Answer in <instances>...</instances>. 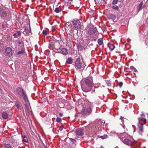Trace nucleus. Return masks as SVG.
<instances>
[{"label": "nucleus", "instance_id": "nucleus-1", "mask_svg": "<svg viewBox=\"0 0 148 148\" xmlns=\"http://www.w3.org/2000/svg\"><path fill=\"white\" fill-rule=\"evenodd\" d=\"M17 95L20 98H23L25 103V106L27 109L28 108L30 104L27 97V95L23 89L21 87H18L16 89Z\"/></svg>", "mask_w": 148, "mask_h": 148}, {"label": "nucleus", "instance_id": "nucleus-2", "mask_svg": "<svg viewBox=\"0 0 148 148\" xmlns=\"http://www.w3.org/2000/svg\"><path fill=\"white\" fill-rule=\"evenodd\" d=\"M93 85L92 78H86L85 80V84L81 85V88L84 92H87L91 90Z\"/></svg>", "mask_w": 148, "mask_h": 148}, {"label": "nucleus", "instance_id": "nucleus-3", "mask_svg": "<svg viewBox=\"0 0 148 148\" xmlns=\"http://www.w3.org/2000/svg\"><path fill=\"white\" fill-rule=\"evenodd\" d=\"M75 64L74 66L76 69H80L81 70H83L84 69V65H83L82 62L80 60L79 58H78L76 59Z\"/></svg>", "mask_w": 148, "mask_h": 148}, {"label": "nucleus", "instance_id": "nucleus-4", "mask_svg": "<svg viewBox=\"0 0 148 148\" xmlns=\"http://www.w3.org/2000/svg\"><path fill=\"white\" fill-rule=\"evenodd\" d=\"M59 46V44L58 43H56L55 44L54 42H51L49 43V49H52L54 51L56 52H58V48L56 46Z\"/></svg>", "mask_w": 148, "mask_h": 148}, {"label": "nucleus", "instance_id": "nucleus-5", "mask_svg": "<svg viewBox=\"0 0 148 148\" xmlns=\"http://www.w3.org/2000/svg\"><path fill=\"white\" fill-rule=\"evenodd\" d=\"M91 112V109L90 108H83L81 113L84 116H87L90 114Z\"/></svg>", "mask_w": 148, "mask_h": 148}, {"label": "nucleus", "instance_id": "nucleus-6", "mask_svg": "<svg viewBox=\"0 0 148 148\" xmlns=\"http://www.w3.org/2000/svg\"><path fill=\"white\" fill-rule=\"evenodd\" d=\"M74 27L78 29L81 28L82 26V22L78 19L74 20L72 21Z\"/></svg>", "mask_w": 148, "mask_h": 148}, {"label": "nucleus", "instance_id": "nucleus-7", "mask_svg": "<svg viewBox=\"0 0 148 148\" xmlns=\"http://www.w3.org/2000/svg\"><path fill=\"white\" fill-rule=\"evenodd\" d=\"M140 119L141 118L140 117L138 118V126L139 129V134L140 135H142V134L143 132V124L141 123L140 122L141 121Z\"/></svg>", "mask_w": 148, "mask_h": 148}, {"label": "nucleus", "instance_id": "nucleus-8", "mask_svg": "<svg viewBox=\"0 0 148 148\" xmlns=\"http://www.w3.org/2000/svg\"><path fill=\"white\" fill-rule=\"evenodd\" d=\"M97 31V29L96 27H91L88 29V34L90 35H92L96 33Z\"/></svg>", "mask_w": 148, "mask_h": 148}, {"label": "nucleus", "instance_id": "nucleus-9", "mask_svg": "<svg viewBox=\"0 0 148 148\" xmlns=\"http://www.w3.org/2000/svg\"><path fill=\"white\" fill-rule=\"evenodd\" d=\"M130 69L132 70V71H130V75H132V77H135L136 76V73H137V71L136 69L132 66L130 67Z\"/></svg>", "mask_w": 148, "mask_h": 148}, {"label": "nucleus", "instance_id": "nucleus-10", "mask_svg": "<svg viewBox=\"0 0 148 148\" xmlns=\"http://www.w3.org/2000/svg\"><path fill=\"white\" fill-rule=\"evenodd\" d=\"M83 129L82 128H79L76 130L75 133L78 136H82L84 134Z\"/></svg>", "mask_w": 148, "mask_h": 148}, {"label": "nucleus", "instance_id": "nucleus-11", "mask_svg": "<svg viewBox=\"0 0 148 148\" xmlns=\"http://www.w3.org/2000/svg\"><path fill=\"white\" fill-rule=\"evenodd\" d=\"M12 49L10 47H8L6 48L5 50V52L6 54L9 56H11L12 55Z\"/></svg>", "mask_w": 148, "mask_h": 148}, {"label": "nucleus", "instance_id": "nucleus-12", "mask_svg": "<svg viewBox=\"0 0 148 148\" xmlns=\"http://www.w3.org/2000/svg\"><path fill=\"white\" fill-rule=\"evenodd\" d=\"M2 116L3 119H6L9 118L10 117V115H9L7 112H5L2 113Z\"/></svg>", "mask_w": 148, "mask_h": 148}, {"label": "nucleus", "instance_id": "nucleus-13", "mask_svg": "<svg viewBox=\"0 0 148 148\" xmlns=\"http://www.w3.org/2000/svg\"><path fill=\"white\" fill-rule=\"evenodd\" d=\"M58 53H61L64 55H66L68 53L67 49L65 48H63L61 50L58 49Z\"/></svg>", "mask_w": 148, "mask_h": 148}, {"label": "nucleus", "instance_id": "nucleus-14", "mask_svg": "<svg viewBox=\"0 0 148 148\" xmlns=\"http://www.w3.org/2000/svg\"><path fill=\"white\" fill-rule=\"evenodd\" d=\"M130 146L134 145V146H136L135 145L136 144L137 141L134 140L133 138L130 136Z\"/></svg>", "mask_w": 148, "mask_h": 148}, {"label": "nucleus", "instance_id": "nucleus-15", "mask_svg": "<svg viewBox=\"0 0 148 148\" xmlns=\"http://www.w3.org/2000/svg\"><path fill=\"white\" fill-rule=\"evenodd\" d=\"M144 7V5H143V1H142L138 6L137 10L138 12L142 10Z\"/></svg>", "mask_w": 148, "mask_h": 148}, {"label": "nucleus", "instance_id": "nucleus-16", "mask_svg": "<svg viewBox=\"0 0 148 148\" xmlns=\"http://www.w3.org/2000/svg\"><path fill=\"white\" fill-rule=\"evenodd\" d=\"M21 35V32L20 31H17L16 33L13 34V36L15 38H17L20 36Z\"/></svg>", "mask_w": 148, "mask_h": 148}, {"label": "nucleus", "instance_id": "nucleus-17", "mask_svg": "<svg viewBox=\"0 0 148 148\" xmlns=\"http://www.w3.org/2000/svg\"><path fill=\"white\" fill-rule=\"evenodd\" d=\"M0 15L2 17H4L6 16V12L1 8H0Z\"/></svg>", "mask_w": 148, "mask_h": 148}, {"label": "nucleus", "instance_id": "nucleus-18", "mask_svg": "<svg viewBox=\"0 0 148 148\" xmlns=\"http://www.w3.org/2000/svg\"><path fill=\"white\" fill-rule=\"evenodd\" d=\"M31 32V30L30 26L29 27H27L25 28L23 33L24 34H26L27 33H29Z\"/></svg>", "mask_w": 148, "mask_h": 148}, {"label": "nucleus", "instance_id": "nucleus-19", "mask_svg": "<svg viewBox=\"0 0 148 148\" xmlns=\"http://www.w3.org/2000/svg\"><path fill=\"white\" fill-rule=\"evenodd\" d=\"M109 19H111L113 21H114L116 19V16L114 14H111L108 16Z\"/></svg>", "mask_w": 148, "mask_h": 148}, {"label": "nucleus", "instance_id": "nucleus-20", "mask_svg": "<svg viewBox=\"0 0 148 148\" xmlns=\"http://www.w3.org/2000/svg\"><path fill=\"white\" fill-rule=\"evenodd\" d=\"M70 23L69 22L66 23L65 24V29L66 30H69V28H71V25H70Z\"/></svg>", "mask_w": 148, "mask_h": 148}, {"label": "nucleus", "instance_id": "nucleus-21", "mask_svg": "<svg viewBox=\"0 0 148 148\" xmlns=\"http://www.w3.org/2000/svg\"><path fill=\"white\" fill-rule=\"evenodd\" d=\"M94 1L96 5L99 4L104 1V0H94Z\"/></svg>", "mask_w": 148, "mask_h": 148}, {"label": "nucleus", "instance_id": "nucleus-22", "mask_svg": "<svg viewBox=\"0 0 148 148\" xmlns=\"http://www.w3.org/2000/svg\"><path fill=\"white\" fill-rule=\"evenodd\" d=\"M123 143L126 144V145L129 146L130 145V140L127 139H125L124 140Z\"/></svg>", "mask_w": 148, "mask_h": 148}, {"label": "nucleus", "instance_id": "nucleus-23", "mask_svg": "<svg viewBox=\"0 0 148 148\" xmlns=\"http://www.w3.org/2000/svg\"><path fill=\"white\" fill-rule=\"evenodd\" d=\"M73 60L71 58H69L67 59L66 62L69 64H71L72 63Z\"/></svg>", "mask_w": 148, "mask_h": 148}, {"label": "nucleus", "instance_id": "nucleus-24", "mask_svg": "<svg viewBox=\"0 0 148 148\" xmlns=\"http://www.w3.org/2000/svg\"><path fill=\"white\" fill-rule=\"evenodd\" d=\"M108 46L109 48L112 50H113L115 47L114 45L113 44H108Z\"/></svg>", "mask_w": 148, "mask_h": 148}, {"label": "nucleus", "instance_id": "nucleus-25", "mask_svg": "<svg viewBox=\"0 0 148 148\" xmlns=\"http://www.w3.org/2000/svg\"><path fill=\"white\" fill-rule=\"evenodd\" d=\"M106 83L107 84V86L108 87H111V86H113V87H114V84H111V82L109 81H107L106 82Z\"/></svg>", "mask_w": 148, "mask_h": 148}, {"label": "nucleus", "instance_id": "nucleus-26", "mask_svg": "<svg viewBox=\"0 0 148 148\" xmlns=\"http://www.w3.org/2000/svg\"><path fill=\"white\" fill-rule=\"evenodd\" d=\"M103 39L102 38H101L98 40V44L100 45H101L103 43Z\"/></svg>", "mask_w": 148, "mask_h": 148}, {"label": "nucleus", "instance_id": "nucleus-27", "mask_svg": "<svg viewBox=\"0 0 148 148\" xmlns=\"http://www.w3.org/2000/svg\"><path fill=\"white\" fill-rule=\"evenodd\" d=\"M127 135V134L125 132L123 133V134H121L120 136V139L121 140H122L123 139V136H125L126 135Z\"/></svg>", "mask_w": 148, "mask_h": 148}, {"label": "nucleus", "instance_id": "nucleus-28", "mask_svg": "<svg viewBox=\"0 0 148 148\" xmlns=\"http://www.w3.org/2000/svg\"><path fill=\"white\" fill-rule=\"evenodd\" d=\"M69 141L70 143L71 144H73L75 142L76 140H75L72 139L71 138H69Z\"/></svg>", "mask_w": 148, "mask_h": 148}, {"label": "nucleus", "instance_id": "nucleus-29", "mask_svg": "<svg viewBox=\"0 0 148 148\" xmlns=\"http://www.w3.org/2000/svg\"><path fill=\"white\" fill-rule=\"evenodd\" d=\"M4 147L5 148H12V146L11 145L8 144H5L4 145Z\"/></svg>", "mask_w": 148, "mask_h": 148}, {"label": "nucleus", "instance_id": "nucleus-30", "mask_svg": "<svg viewBox=\"0 0 148 148\" xmlns=\"http://www.w3.org/2000/svg\"><path fill=\"white\" fill-rule=\"evenodd\" d=\"M61 10V9H60L59 8H56L55 10V11L56 13H59Z\"/></svg>", "mask_w": 148, "mask_h": 148}, {"label": "nucleus", "instance_id": "nucleus-31", "mask_svg": "<svg viewBox=\"0 0 148 148\" xmlns=\"http://www.w3.org/2000/svg\"><path fill=\"white\" fill-rule=\"evenodd\" d=\"M100 137L101 138L103 139L106 138L108 137V136L107 135L104 134L103 136H100Z\"/></svg>", "mask_w": 148, "mask_h": 148}, {"label": "nucleus", "instance_id": "nucleus-32", "mask_svg": "<svg viewBox=\"0 0 148 148\" xmlns=\"http://www.w3.org/2000/svg\"><path fill=\"white\" fill-rule=\"evenodd\" d=\"M112 8L114 9V10H119L118 7L117 5H114L112 7Z\"/></svg>", "mask_w": 148, "mask_h": 148}, {"label": "nucleus", "instance_id": "nucleus-33", "mask_svg": "<svg viewBox=\"0 0 148 148\" xmlns=\"http://www.w3.org/2000/svg\"><path fill=\"white\" fill-rule=\"evenodd\" d=\"M141 118L140 117L141 119H140V120H141L142 119H144L145 117V116L144 114V113L142 112V114H141Z\"/></svg>", "mask_w": 148, "mask_h": 148}, {"label": "nucleus", "instance_id": "nucleus-34", "mask_svg": "<svg viewBox=\"0 0 148 148\" xmlns=\"http://www.w3.org/2000/svg\"><path fill=\"white\" fill-rule=\"evenodd\" d=\"M25 53V51L23 49H22L20 51H19L18 52L17 54L18 55H19L21 54H23Z\"/></svg>", "mask_w": 148, "mask_h": 148}, {"label": "nucleus", "instance_id": "nucleus-35", "mask_svg": "<svg viewBox=\"0 0 148 148\" xmlns=\"http://www.w3.org/2000/svg\"><path fill=\"white\" fill-rule=\"evenodd\" d=\"M23 141L25 142H27L28 138L27 137L24 136L23 139Z\"/></svg>", "mask_w": 148, "mask_h": 148}, {"label": "nucleus", "instance_id": "nucleus-36", "mask_svg": "<svg viewBox=\"0 0 148 148\" xmlns=\"http://www.w3.org/2000/svg\"><path fill=\"white\" fill-rule=\"evenodd\" d=\"M42 33L45 36L47 35L48 34L47 31L45 30H43L42 32Z\"/></svg>", "mask_w": 148, "mask_h": 148}, {"label": "nucleus", "instance_id": "nucleus-37", "mask_svg": "<svg viewBox=\"0 0 148 148\" xmlns=\"http://www.w3.org/2000/svg\"><path fill=\"white\" fill-rule=\"evenodd\" d=\"M61 121H62V119L58 117L56 119V122H58L60 123V122H61Z\"/></svg>", "mask_w": 148, "mask_h": 148}, {"label": "nucleus", "instance_id": "nucleus-38", "mask_svg": "<svg viewBox=\"0 0 148 148\" xmlns=\"http://www.w3.org/2000/svg\"><path fill=\"white\" fill-rule=\"evenodd\" d=\"M118 1H119V0H113L112 2V4L113 5L116 4Z\"/></svg>", "mask_w": 148, "mask_h": 148}, {"label": "nucleus", "instance_id": "nucleus-39", "mask_svg": "<svg viewBox=\"0 0 148 148\" xmlns=\"http://www.w3.org/2000/svg\"><path fill=\"white\" fill-rule=\"evenodd\" d=\"M123 84V83L122 82H120L119 83L118 85L119 86L120 88L122 86Z\"/></svg>", "mask_w": 148, "mask_h": 148}, {"label": "nucleus", "instance_id": "nucleus-40", "mask_svg": "<svg viewBox=\"0 0 148 148\" xmlns=\"http://www.w3.org/2000/svg\"><path fill=\"white\" fill-rule=\"evenodd\" d=\"M145 44L146 45H148V35L147 36V38H146Z\"/></svg>", "mask_w": 148, "mask_h": 148}, {"label": "nucleus", "instance_id": "nucleus-41", "mask_svg": "<svg viewBox=\"0 0 148 148\" xmlns=\"http://www.w3.org/2000/svg\"><path fill=\"white\" fill-rule=\"evenodd\" d=\"M52 29L53 31H54L55 30V27L54 26H52Z\"/></svg>", "mask_w": 148, "mask_h": 148}, {"label": "nucleus", "instance_id": "nucleus-42", "mask_svg": "<svg viewBox=\"0 0 148 148\" xmlns=\"http://www.w3.org/2000/svg\"><path fill=\"white\" fill-rule=\"evenodd\" d=\"M132 97L133 98L134 97V95H133L132 96L130 94V99H131V100H133V99H132V98L131 97Z\"/></svg>", "mask_w": 148, "mask_h": 148}, {"label": "nucleus", "instance_id": "nucleus-43", "mask_svg": "<svg viewBox=\"0 0 148 148\" xmlns=\"http://www.w3.org/2000/svg\"><path fill=\"white\" fill-rule=\"evenodd\" d=\"M95 89H93L91 92L92 94H93L95 93Z\"/></svg>", "mask_w": 148, "mask_h": 148}, {"label": "nucleus", "instance_id": "nucleus-44", "mask_svg": "<svg viewBox=\"0 0 148 148\" xmlns=\"http://www.w3.org/2000/svg\"><path fill=\"white\" fill-rule=\"evenodd\" d=\"M63 126H62L60 127V130H62L63 129Z\"/></svg>", "mask_w": 148, "mask_h": 148}, {"label": "nucleus", "instance_id": "nucleus-45", "mask_svg": "<svg viewBox=\"0 0 148 148\" xmlns=\"http://www.w3.org/2000/svg\"><path fill=\"white\" fill-rule=\"evenodd\" d=\"M91 40L94 41H96V39L95 38H93Z\"/></svg>", "mask_w": 148, "mask_h": 148}, {"label": "nucleus", "instance_id": "nucleus-46", "mask_svg": "<svg viewBox=\"0 0 148 148\" xmlns=\"http://www.w3.org/2000/svg\"><path fill=\"white\" fill-rule=\"evenodd\" d=\"M59 115L60 116H62L63 115V114L62 113H59Z\"/></svg>", "mask_w": 148, "mask_h": 148}, {"label": "nucleus", "instance_id": "nucleus-47", "mask_svg": "<svg viewBox=\"0 0 148 148\" xmlns=\"http://www.w3.org/2000/svg\"><path fill=\"white\" fill-rule=\"evenodd\" d=\"M143 122L144 123H145L146 122V119H144L143 120Z\"/></svg>", "mask_w": 148, "mask_h": 148}, {"label": "nucleus", "instance_id": "nucleus-48", "mask_svg": "<svg viewBox=\"0 0 148 148\" xmlns=\"http://www.w3.org/2000/svg\"><path fill=\"white\" fill-rule=\"evenodd\" d=\"M123 117H122V116H121L120 118V119L122 121H123Z\"/></svg>", "mask_w": 148, "mask_h": 148}, {"label": "nucleus", "instance_id": "nucleus-49", "mask_svg": "<svg viewBox=\"0 0 148 148\" xmlns=\"http://www.w3.org/2000/svg\"><path fill=\"white\" fill-rule=\"evenodd\" d=\"M69 0V3H71V1H72V0Z\"/></svg>", "mask_w": 148, "mask_h": 148}, {"label": "nucleus", "instance_id": "nucleus-50", "mask_svg": "<svg viewBox=\"0 0 148 148\" xmlns=\"http://www.w3.org/2000/svg\"><path fill=\"white\" fill-rule=\"evenodd\" d=\"M78 115L77 114H76L75 115V117H77V116H78Z\"/></svg>", "mask_w": 148, "mask_h": 148}, {"label": "nucleus", "instance_id": "nucleus-51", "mask_svg": "<svg viewBox=\"0 0 148 148\" xmlns=\"http://www.w3.org/2000/svg\"><path fill=\"white\" fill-rule=\"evenodd\" d=\"M102 123H103V124H104L105 123V121H102Z\"/></svg>", "mask_w": 148, "mask_h": 148}, {"label": "nucleus", "instance_id": "nucleus-52", "mask_svg": "<svg viewBox=\"0 0 148 148\" xmlns=\"http://www.w3.org/2000/svg\"><path fill=\"white\" fill-rule=\"evenodd\" d=\"M128 73H126L125 74V75L127 76L128 75Z\"/></svg>", "mask_w": 148, "mask_h": 148}, {"label": "nucleus", "instance_id": "nucleus-53", "mask_svg": "<svg viewBox=\"0 0 148 148\" xmlns=\"http://www.w3.org/2000/svg\"><path fill=\"white\" fill-rule=\"evenodd\" d=\"M17 108H19V107H18V105H17Z\"/></svg>", "mask_w": 148, "mask_h": 148}, {"label": "nucleus", "instance_id": "nucleus-54", "mask_svg": "<svg viewBox=\"0 0 148 148\" xmlns=\"http://www.w3.org/2000/svg\"><path fill=\"white\" fill-rule=\"evenodd\" d=\"M18 44H21V42H18Z\"/></svg>", "mask_w": 148, "mask_h": 148}, {"label": "nucleus", "instance_id": "nucleus-55", "mask_svg": "<svg viewBox=\"0 0 148 148\" xmlns=\"http://www.w3.org/2000/svg\"><path fill=\"white\" fill-rule=\"evenodd\" d=\"M122 0H119V1H121Z\"/></svg>", "mask_w": 148, "mask_h": 148}, {"label": "nucleus", "instance_id": "nucleus-56", "mask_svg": "<svg viewBox=\"0 0 148 148\" xmlns=\"http://www.w3.org/2000/svg\"><path fill=\"white\" fill-rule=\"evenodd\" d=\"M147 115H148V117H148V113H147Z\"/></svg>", "mask_w": 148, "mask_h": 148}, {"label": "nucleus", "instance_id": "nucleus-57", "mask_svg": "<svg viewBox=\"0 0 148 148\" xmlns=\"http://www.w3.org/2000/svg\"><path fill=\"white\" fill-rule=\"evenodd\" d=\"M102 86L104 87V86H103V85Z\"/></svg>", "mask_w": 148, "mask_h": 148}, {"label": "nucleus", "instance_id": "nucleus-58", "mask_svg": "<svg viewBox=\"0 0 148 148\" xmlns=\"http://www.w3.org/2000/svg\"><path fill=\"white\" fill-rule=\"evenodd\" d=\"M146 34H145L144 35H146Z\"/></svg>", "mask_w": 148, "mask_h": 148}, {"label": "nucleus", "instance_id": "nucleus-59", "mask_svg": "<svg viewBox=\"0 0 148 148\" xmlns=\"http://www.w3.org/2000/svg\"><path fill=\"white\" fill-rule=\"evenodd\" d=\"M70 29H69V30H69V31H70Z\"/></svg>", "mask_w": 148, "mask_h": 148}, {"label": "nucleus", "instance_id": "nucleus-60", "mask_svg": "<svg viewBox=\"0 0 148 148\" xmlns=\"http://www.w3.org/2000/svg\"><path fill=\"white\" fill-rule=\"evenodd\" d=\"M62 40H63V39H61V40L62 41Z\"/></svg>", "mask_w": 148, "mask_h": 148}, {"label": "nucleus", "instance_id": "nucleus-61", "mask_svg": "<svg viewBox=\"0 0 148 148\" xmlns=\"http://www.w3.org/2000/svg\"><path fill=\"white\" fill-rule=\"evenodd\" d=\"M62 40H63V39H61V40L62 41Z\"/></svg>", "mask_w": 148, "mask_h": 148}]
</instances>
